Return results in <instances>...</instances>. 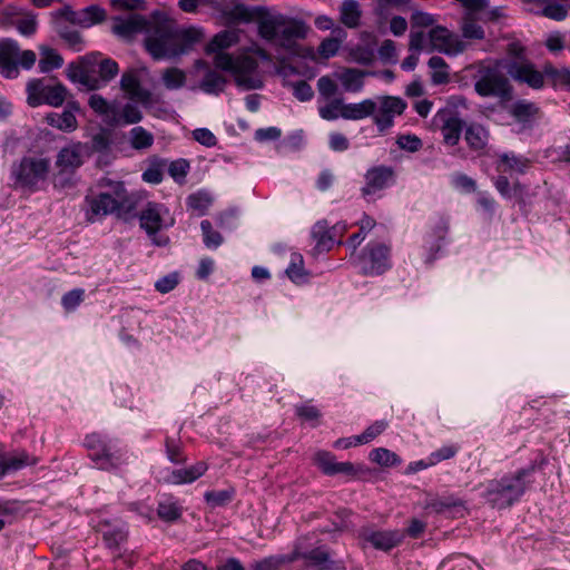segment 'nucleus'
Returning a JSON list of instances; mask_svg holds the SVG:
<instances>
[{
  "label": "nucleus",
  "mask_w": 570,
  "mask_h": 570,
  "mask_svg": "<svg viewBox=\"0 0 570 570\" xmlns=\"http://www.w3.org/2000/svg\"><path fill=\"white\" fill-rule=\"evenodd\" d=\"M85 202L88 206L87 218L91 223L98 217L107 216L120 208V202L108 193L87 196Z\"/></svg>",
  "instance_id": "20"
},
{
  "label": "nucleus",
  "mask_w": 570,
  "mask_h": 570,
  "mask_svg": "<svg viewBox=\"0 0 570 570\" xmlns=\"http://www.w3.org/2000/svg\"><path fill=\"white\" fill-rule=\"evenodd\" d=\"M449 232V218L439 216L433 226L431 234L428 235L426 243L430 244V249L438 252L441 247L440 242L443 240Z\"/></svg>",
  "instance_id": "42"
},
{
  "label": "nucleus",
  "mask_w": 570,
  "mask_h": 570,
  "mask_svg": "<svg viewBox=\"0 0 570 570\" xmlns=\"http://www.w3.org/2000/svg\"><path fill=\"white\" fill-rule=\"evenodd\" d=\"M503 70L518 83H524L531 89L540 90L546 85L544 68L539 70L529 59L505 60Z\"/></svg>",
  "instance_id": "13"
},
{
  "label": "nucleus",
  "mask_w": 570,
  "mask_h": 570,
  "mask_svg": "<svg viewBox=\"0 0 570 570\" xmlns=\"http://www.w3.org/2000/svg\"><path fill=\"white\" fill-rule=\"evenodd\" d=\"M85 150L86 146L81 142H72L61 148L57 155V167L61 171H73L82 165Z\"/></svg>",
  "instance_id": "23"
},
{
  "label": "nucleus",
  "mask_w": 570,
  "mask_h": 570,
  "mask_svg": "<svg viewBox=\"0 0 570 570\" xmlns=\"http://www.w3.org/2000/svg\"><path fill=\"white\" fill-rule=\"evenodd\" d=\"M39 51L40 60L38 66L41 72L47 73L62 67L63 58L56 49L48 46H41Z\"/></svg>",
  "instance_id": "39"
},
{
  "label": "nucleus",
  "mask_w": 570,
  "mask_h": 570,
  "mask_svg": "<svg viewBox=\"0 0 570 570\" xmlns=\"http://www.w3.org/2000/svg\"><path fill=\"white\" fill-rule=\"evenodd\" d=\"M341 48V40L334 37L324 39L318 46V53L321 57L328 59L334 57Z\"/></svg>",
  "instance_id": "62"
},
{
  "label": "nucleus",
  "mask_w": 570,
  "mask_h": 570,
  "mask_svg": "<svg viewBox=\"0 0 570 570\" xmlns=\"http://www.w3.org/2000/svg\"><path fill=\"white\" fill-rule=\"evenodd\" d=\"M364 186L361 188L362 196L370 198L395 183V171L390 166H373L364 175Z\"/></svg>",
  "instance_id": "17"
},
{
  "label": "nucleus",
  "mask_w": 570,
  "mask_h": 570,
  "mask_svg": "<svg viewBox=\"0 0 570 570\" xmlns=\"http://www.w3.org/2000/svg\"><path fill=\"white\" fill-rule=\"evenodd\" d=\"M376 111L373 115V122L379 132L383 134L394 125V118L401 116L406 109V101L396 96H379L375 99Z\"/></svg>",
  "instance_id": "14"
},
{
  "label": "nucleus",
  "mask_w": 570,
  "mask_h": 570,
  "mask_svg": "<svg viewBox=\"0 0 570 570\" xmlns=\"http://www.w3.org/2000/svg\"><path fill=\"white\" fill-rule=\"evenodd\" d=\"M96 57H101V53L92 52L82 57L78 63H69L66 70L68 79L85 86L89 90H97L98 83L94 70Z\"/></svg>",
  "instance_id": "19"
},
{
  "label": "nucleus",
  "mask_w": 570,
  "mask_h": 570,
  "mask_svg": "<svg viewBox=\"0 0 570 570\" xmlns=\"http://www.w3.org/2000/svg\"><path fill=\"white\" fill-rule=\"evenodd\" d=\"M529 167V159L513 153H505L499 156L498 170L503 173L523 174Z\"/></svg>",
  "instance_id": "35"
},
{
  "label": "nucleus",
  "mask_w": 570,
  "mask_h": 570,
  "mask_svg": "<svg viewBox=\"0 0 570 570\" xmlns=\"http://www.w3.org/2000/svg\"><path fill=\"white\" fill-rule=\"evenodd\" d=\"M212 197L208 193L199 190L187 197V207L194 212H197L199 216H203L212 205Z\"/></svg>",
  "instance_id": "49"
},
{
  "label": "nucleus",
  "mask_w": 570,
  "mask_h": 570,
  "mask_svg": "<svg viewBox=\"0 0 570 570\" xmlns=\"http://www.w3.org/2000/svg\"><path fill=\"white\" fill-rule=\"evenodd\" d=\"M184 508L179 500L174 495H163L157 505V515L160 520L167 523H173L179 520L183 515Z\"/></svg>",
  "instance_id": "28"
},
{
  "label": "nucleus",
  "mask_w": 570,
  "mask_h": 570,
  "mask_svg": "<svg viewBox=\"0 0 570 570\" xmlns=\"http://www.w3.org/2000/svg\"><path fill=\"white\" fill-rule=\"evenodd\" d=\"M534 471V465L520 469L515 473L490 480L485 484L483 498L493 507L504 509L517 502L525 492L528 478Z\"/></svg>",
  "instance_id": "5"
},
{
  "label": "nucleus",
  "mask_w": 570,
  "mask_h": 570,
  "mask_svg": "<svg viewBox=\"0 0 570 570\" xmlns=\"http://www.w3.org/2000/svg\"><path fill=\"white\" fill-rule=\"evenodd\" d=\"M46 121L50 126L67 132L73 131L78 127L77 118L71 110H63L61 114L50 112L47 115Z\"/></svg>",
  "instance_id": "38"
},
{
  "label": "nucleus",
  "mask_w": 570,
  "mask_h": 570,
  "mask_svg": "<svg viewBox=\"0 0 570 570\" xmlns=\"http://www.w3.org/2000/svg\"><path fill=\"white\" fill-rule=\"evenodd\" d=\"M120 88L132 101L140 102L145 106L149 105L151 101V92L141 87L140 79L136 70H128L122 73Z\"/></svg>",
  "instance_id": "21"
},
{
  "label": "nucleus",
  "mask_w": 570,
  "mask_h": 570,
  "mask_svg": "<svg viewBox=\"0 0 570 570\" xmlns=\"http://www.w3.org/2000/svg\"><path fill=\"white\" fill-rule=\"evenodd\" d=\"M139 226L149 237L153 245L166 247L170 239L161 234L163 229L170 228L175 224V218L170 215L167 206L156 202H148L138 215Z\"/></svg>",
  "instance_id": "6"
},
{
  "label": "nucleus",
  "mask_w": 570,
  "mask_h": 570,
  "mask_svg": "<svg viewBox=\"0 0 570 570\" xmlns=\"http://www.w3.org/2000/svg\"><path fill=\"white\" fill-rule=\"evenodd\" d=\"M99 57H96V63L94 65L95 72L98 73L96 76V81L98 83L97 89H100L107 86L119 72V66L117 61L111 58H104L98 60Z\"/></svg>",
  "instance_id": "31"
},
{
  "label": "nucleus",
  "mask_w": 570,
  "mask_h": 570,
  "mask_svg": "<svg viewBox=\"0 0 570 570\" xmlns=\"http://www.w3.org/2000/svg\"><path fill=\"white\" fill-rule=\"evenodd\" d=\"M505 59H495L492 63L480 62L473 76L474 90L483 98H497L509 101L513 97V87L502 69Z\"/></svg>",
  "instance_id": "4"
},
{
  "label": "nucleus",
  "mask_w": 570,
  "mask_h": 570,
  "mask_svg": "<svg viewBox=\"0 0 570 570\" xmlns=\"http://www.w3.org/2000/svg\"><path fill=\"white\" fill-rule=\"evenodd\" d=\"M361 10L357 1L345 0L341 7V21L348 28L358 26Z\"/></svg>",
  "instance_id": "45"
},
{
  "label": "nucleus",
  "mask_w": 570,
  "mask_h": 570,
  "mask_svg": "<svg viewBox=\"0 0 570 570\" xmlns=\"http://www.w3.org/2000/svg\"><path fill=\"white\" fill-rule=\"evenodd\" d=\"M305 539L299 538L295 544L294 550L289 554L292 562L304 559L308 566L317 570H345L342 561L333 560L330 550L325 546L316 547L307 550L304 544Z\"/></svg>",
  "instance_id": "12"
},
{
  "label": "nucleus",
  "mask_w": 570,
  "mask_h": 570,
  "mask_svg": "<svg viewBox=\"0 0 570 570\" xmlns=\"http://www.w3.org/2000/svg\"><path fill=\"white\" fill-rule=\"evenodd\" d=\"M222 13L228 22L247 21L250 16L247 7L242 3H234L230 8H225Z\"/></svg>",
  "instance_id": "60"
},
{
  "label": "nucleus",
  "mask_w": 570,
  "mask_h": 570,
  "mask_svg": "<svg viewBox=\"0 0 570 570\" xmlns=\"http://www.w3.org/2000/svg\"><path fill=\"white\" fill-rule=\"evenodd\" d=\"M196 68L205 70L204 77L198 83V88L203 92L218 96L225 90L227 85V79L225 76L219 73L217 70L209 68L207 63L202 60L196 62Z\"/></svg>",
  "instance_id": "22"
},
{
  "label": "nucleus",
  "mask_w": 570,
  "mask_h": 570,
  "mask_svg": "<svg viewBox=\"0 0 570 570\" xmlns=\"http://www.w3.org/2000/svg\"><path fill=\"white\" fill-rule=\"evenodd\" d=\"M258 35L264 40L285 50L294 49L304 39L308 26L302 20L281 12H268L258 20Z\"/></svg>",
  "instance_id": "2"
},
{
  "label": "nucleus",
  "mask_w": 570,
  "mask_h": 570,
  "mask_svg": "<svg viewBox=\"0 0 570 570\" xmlns=\"http://www.w3.org/2000/svg\"><path fill=\"white\" fill-rule=\"evenodd\" d=\"M360 230L358 233L353 234L348 238V245L352 246L354 249L365 239L368 232H371L375 225L376 222L374 218L363 215L362 219L360 220Z\"/></svg>",
  "instance_id": "57"
},
{
  "label": "nucleus",
  "mask_w": 570,
  "mask_h": 570,
  "mask_svg": "<svg viewBox=\"0 0 570 570\" xmlns=\"http://www.w3.org/2000/svg\"><path fill=\"white\" fill-rule=\"evenodd\" d=\"M165 448L167 458L171 463L183 464L187 461V455L184 453L183 445L179 440L166 438Z\"/></svg>",
  "instance_id": "56"
},
{
  "label": "nucleus",
  "mask_w": 570,
  "mask_h": 570,
  "mask_svg": "<svg viewBox=\"0 0 570 570\" xmlns=\"http://www.w3.org/2000/svg\"><path fill=\"white\" fill-rule=\"evenodd\" d=\"M428 65L432 69L431 80L434 85H442L449 81V65L442 57H431Z\"/></svg>",
  "instance_id": "46"
},
{
  "label": "nucleus",
  "mask_w": 570,
  "mask_h": 570,
  "mask_svg": "<svg viewBox=\"0 0 570 570\" xmlns=\"http://www.w3.org/2000/svg\"><path fill=\"white\" fill-rule=\"evenodd\" d=\"M314 463L327 475L334 474H354L355 469L351 462H336L335 456L326 451H318L315 453Z\"/></svg>",
  "instance_id": "24"
},
{
  "label": "nucleus",
  "mask_w": 570,
  "mask_h": 570,
  "mask_svg": "<svg viewBox=\"0 0 570 570\" xmlns=\"http://www.w3.org/2000/svg\"><path fill=\"white\" fill-rule=\"evenodd\" d=\"M239 41V35L235 30H225L217 33L206 47L207 53L225 52V49L230 48Z\"/></svg>",
  "instance_id": "32"
},
{
  "label": "nucleus",
  "mask_w": 570,
  "mask_h": 570,
  "mask_svg": "<svg viewBox=\"0 0 570 570\" xmlns=\"http://www.w3.org/2000/svg\"><path fill=\"white\" fill-rule=\"evenodd\" d=\"M167 21L170 23V38L168 39V49L174 51L175 53H170L168 56H164L165 58H174L178 57L188 50H190L194 45L199 42L203 39V31L196 27H189L185 29L177 30L175 27V21L167 16Z\"/></svg>",
  "instance_id": "16"
},
{
  "label": "nucleus",
  "mask_w": 570,
  "mask_h": 570,
  "mask_svg": "<svg viewBox=\"0 0 570 570\" xmlns=\"http://www.w3.org/2000/svg\"><path fill=\"white\" fill-rule=\"evenodd\" d=\"M286 275L294 283H302L306 276L303 256L298 253L291 255V262L285 271Z\"/></svg>",
  "instance_id": "51"
},
{
  "label": "nucleus",
  "mask_w": 570,
  "mask_h": 570,
  "mask_svg": "<svg viewBox=\"0 0 570 570\" xmlns=\"http://www.w3.org/2000/svg\"><path fill=\"white\" fill-rule=\"evenodd\" d=\"M509 112L517 121L528 122L537 116L539 108L534 102L518 100L510 107Z\"/></svg>",
  "instance_id": "41"
},
{
  "label": "nucleus",
  "mask_w": 570,
  "mask_h": 570,
  "mask_svg": "<svg viewBox=\"0 0 570 570\" xmlns=\"http://www.w3.org/2000/svg\"><path fill=\"white\" fill-rule=\"evenodd\" d=\"M85 445L89 456L100 470H115L126 463L125 451L116 440L100 433H91L86 436Z\"/></svg>",
  "instance_id": "7"
},
{
  "label": "nucleus",
  "mask_w": 570,
  "mask_h": 570,
  "mask_svg": "<svg viewBox=\"0 0 570 570\" xmlns=\"http://www.w3.org/2000/svg\"><path fill=\"white\" fill-rule=\"evenodd\" d=\"M370 460L381 466H395L401 463L400 456L385 448H376L371 451Z\"/></svg>",
  "instance_id": "50"
},
{
  "label": "nucleus",
  "mask_w": 570,
  "mask_h": 570,
  "mask_svg": "<svg viewBox=\"0 0 570 570\" xmlns=\"http://www.w3.org/2000/svg\"><path fill=\"white\" fill-rule=\"evenodd\" d=\"M50 167L49 158L26 156L12 164L11 178L16 187L36 191L47 180Z\"/></svg>",
  "instance_id": "8"
},
{
  "label": "nucleus",
  "mask_w": 570,
  "mask_h": 570,
  "mask_svg": "<svg viewBox=\"0 0 570 570\" xmlns=\"http://www.w3.org/2000/svg\"><path fill=\"white\" fill-rule=\"evenodd\" d=\"M542 14L556 21H562L568 16L567 8L558 2H549L543 9Z\"/></svg>",
  "instance_id": "63"
},
{
  "label": "nucleus",
  "mask_w": 570,
  "mask_h": 570,
  "mask_svg": "<svg viewBox=\"0 0 570 570\" xmlns=\"http://www.w3.org/2000/svg\"><path fill=\"white\" fill-rule=\"evenodd\" d=\"M345 102L342 98H335L325 106L318 108L320 116L325 120H336L343 118Z\"/></svg>",
  "instance_id": "55"
},
{
  "label": "nucleus",
  "mask_w": 570,
  "mask_h": 570,
  "mask_svg": "<svg viewBox=\"0 0 570 570\" xmlns=\"http://www.w3.org/2000/svg\"><path fill=\"white\" fill-rule=\"evenodd\" d=\"M367 72L357 68H343L333 73L346 92L357 94L364 88V79Z\"/></svg>",
  "instance_id": "25"
},
{
  "label": "nucleus",
  "mask_w": 570,
  "mask_h": 570,
  "mask_svg": "<svg viewBox=\"0 0 570 570\" xmlns=\"http://www.w3.org/2000/svg\"><path fill=\"white\" fill-rule=\"evenodd\" d=\"M163 81L169 90L179 89L186 82V75L178 68H168L163 72Z\"/></svg>",
  "instance_id": "58"
},
{
  "label": "nucleus",
  "mask_w": 570,
  "mask_h": 570,
  "mask_svg": "<svg viewBox=\"0 0 570 570\" xmlns=\"http://www.w3.org/2000/svg\"><path fill=\"white\" fill-rule=\"evenodd\" d=\"M377 104L374 99L367 98L360 102L345 104L343 119L362 120L372 117L376 111Z\"/></svg>",
  "instance_id": "29"
},
{
  "label": "nucleus",
  "mask_w": 570,
  "mask_h": 570,
  "mask_svg": "<svg viewBox=\"0 0 570 570\" xmlns=\"http://www.w3.org/2000/svg\"><path fill=\"white\" fill-rule=\"evenodd\" d=\"M200 229L203 233V240L206 247L216 249L223 243V236L220 233L214 230L212 223L207 219L200 223Z\"/></svg>",
  "instance_id": "59"
},
{
  "label": "nucleus",
  "mask_w": 570,
  "mask_h": 570,
  "mask_svg": "<svg viewBox=\"0 0 570 570\" xmlns=\"http://www.w3.org/2000/svg\"><path fill=\"white\" fill-rule=\"evenodd\" d=\"M460 30L464 39L483 40L485 38V31L473 12H466L462 17Z\"/></svg>",
  "instance_id": "34"
},
{
  "label": "nucleus",
  "mask_w": 570,
  "mask_h": 570,
  "mask_svg": "<svg viewBox=\"0 0 570 570\" xmlns=\"http://www.w3.org/2000/svg\"><path fill=\"white\" fill-rule=\"evenodd\" d=\"M38 459L28 454L24 451L18 452L12 456L7 458L2 464V473L10 471H18L29 465H35Z\"/></svg>",
  "instance_id": "44"
},
{
  "label": "nucleus",
  "mask_w": 570,
  "mask_h": 570,
  "mask_svg": "<svg viewBox=\"0 0 570 570\" xmlns=\"http://www.w3.org/2000/svg\"><path fill=\"white\" fill-rule=\"evenodd\" d=\"M235 495L234 489H225L218 491H207L204 494V499L212 508L224 507L228 504Z\"/></svg>",
  "instance_id": "52"
},
{
  "label": "nucleus",
  "mask_w": 570,
  "mask_h": 570,
  "mask_svg": "<svg viewBox=\"0 0 570 570\" xmlns=\"http://www.w3.org/2000/svg\"><path fill=\"white\" fill-rule=\"evenodd\" d=\"M106 19V11L99 6H89L78 11L76 24L82 28H90Z\"/></svg>",
  "instance_id": "40"
},
{
  "label": "nucleus",
  "mask_w": 570,
  "mask_h": 570,
  "mask_svg": "<svg viewBox=\"0 0 570 570\" xmlns=\"http://www.w3.org/2000/svg\"><path fill=\"white\" fill-rule=\"evenodd\" d=\"M89 107L97 114L107 125H111V117L114 116L117 101H108L99 94H92L88 99Z\"/></svg>",
  "instance_id": "33"
},
{
  "label": "nucleus",
  "mask_w": 570,
  "mask_h": 570,
  "mask_svg": "<svg viewBox=\"0 0 570 570\" xmlns=\"http://www.w3.org/2000/svg\"><path fill=\"white\" fill-rule=\"evenodd\" d=\"M358 538L364 544H370L376 550L389 552L404 541L405 533L399 529L376 530L371 527H364L360 529Z\"/></svg>",
  "instance_id": "15"
},
{
  "label": "nucleus",
  "mask_w": 570,
  "mask_h": 570,
  "mask_svg": "<svg viewBox=\"0 0 570 570\" xmlns=\"http://www.w3.org/2000/svg\"><path fill=\"white\" fill-rule=\"evenodd\" d=\"M334 227H330L326 220H318L314 224L311 230V236L315 243L313 253L320 254L324 252H328L335 244Z\"/></svg>",
  "instance_id": "26"
},
{
  "label": "nucleus",
  "mask_w": 570,
  "mask_h": 570,
  "mask_svg": "<svg viewBox=\"0 0 570 570\" xmlns=\"http://www.w3.org/2000/svg\"><path fill=\"white\" fill-rule=\"evenodd\" d=\"M111 30L116 36L126 40L138 33H145L146 50L156 60L175 53L168 49V39L171 31L165 12L155 11L148 18L138 13H130L128 17H116Z\"/></svg>",
  "instance_id": "1"
},
{
  "label": "nucleus",
  "mask_w": 570,
  "mask_h": 570,
  "mask_svg": "<svg viewBox=\"0 0 570 570\" xmlns=\"http://www.w3.org/2000/svg\"><path fill=\"white\" fill-rule=\"evenodd\" d=\"M213 63L216 69L232 73L236 86L244 90L261 89L264 86L263 79L257 71L258 62L249 56L247 49L237 56L228 52H218L214 56Z\"/></svg>",
  "instance_id": "3"
},
{
  "label": "nucleus",
  "mask_w": 570,
  "mask_h": 570,
  "mask_svg": "<svg viewBox=\"0 0 570 570\" xmlns=\"http://www.w3.org/2000/svg\"><path fill=\"white\" fill-rule=\"evenodd\" d=\"M389 423L385 420L375 421L373 424L367 426L363 433L355 435V445L366 444L373 441L376 436L383 433Z\"/></svg>",
  "instance_id": "54"
},
{
  "label": "nucleus",
  "mask_w": 570,
  "mask_h": 570,
  "mask_svg": "<svg viewBox=\"0 0 570 570\" xmlns=\"http://www.w3.org/2000/svg\"><path fill=\"white\" fill-rule=\"evenodd\" d=\"M83 298L85 289L75 288L62 295L61 305L67 312H72L83 302Z\"/></svg>",
  "instance_id": "61"
},
{
  "label": "nucleus",
  "mask_w": 570,
  "mask_h": 570,
  "mask_svg": "<svg viewBox=\"0 0 570 570\" xmlns=\"http://www.w3.org/2000/svg\"><path fill=\"white\" fill-rule=\"evenodd\" d=\"M144 115L136 102H127L121 108L116 105L114 116L111 117L112 127L135 125L142 120Z\"/></svg>",
  "instance_id": "27"
},
{
  "label": "nucleus",
  "mask_w": 570,
  "mask_h": 570,
  "mask_svg": "<svg viewBox=\"0 0 570 570\" xmlns=\"http://www.w3.org/2000/svg\"><path fill=\"white\" fill-rule=\"evenodd\" d=\"M546 78L550 79L552 86H563L570 90V68H556L552 63L544 65Z\"/></svg>",
  "instance_id": "48"
},
{
  "label": "nucleus",
  "mask_w": 570,
  "mask_h": 570,
  "mask_svg": "<svg viewBox=\"0 0 570 570\" xmlns=\"http://www.w3.org/2000/svg\"><path fill=\"white\" fill-rule=\"evenodd\" d=\"M357 265L363 275H382L392 266L391 248L382 243H368L357 257Z\"/></svg>",
  "instance_id": "11"
},
{
  "label": "nucleus",
  "mask_w": 570,
  "mask_h": 570,
  "mask_svg": "<svg viewBox=\"0 0 570 570\" xmlns=\"http://www.w3.org/2000/svg\"><path fill=\"white\" fill-rule=\"evenodd\" d=\"M27 102L30 107L48 105L58 108L63 105L69 94L67 87L59 82H49L43 78H35L28 81Z\"/></svg>",
  "instance_id": "10"
},
{
  "label": "nucleus",
  "mask_w": 570,
  "mask_h": 570,
  "mask_svg": "<svg viewBox=\"0 0 570 570\" xmlns=\"http://www.w3.org/2000/svg\"><path fill=\"white\" fill-rule=\"evenodd\" d=\"M154 135L141 126H136L129 131V144L135 150H145L153 146Z\"/></svg>",
  "instance_id": "43"
},
{
  "label": "nucleus",
  "mask_w": 570,
  "mask_h": 570,
  "mask_svg": "<svg viewBox=\"0 0 570 570\" xmlns=\"http://www.w3.org/2000/svg\"><path fill=\"white\" fill-rule=\"evenodd\" d=\"M57 32L60 38L71 48L73 51H81L83 49V39L78 30H75L68 26L57 23Z\"/></svg>",
  "instance_id": "47"
},
{
  "label": "nucleus",
  "mask_w": 570,
  "mask_h": 570,
  "mask_svg": "<svg viewBox=\"0 0 570 570\" xmlns=\"http://www.w3.org/2000/svg\"><path fill=\"white\" fill-rule=\"evenodd\" d=\"M189 170V164L185 159H177L170 163L168 167L169 175L176 180L181 181L185 179Z\"/></svg>",
  "instance_id": "64"
},
{
  "label": "nucleus",
  "mask_w": 570,
  "mask_h": 570,
  "mask_svg": "<svg viewBox=\"0 0 570 570\" xmlns=\"http://www.w3.org/2000/svg\"><path fill=\"white\" fill-rule=\"evenodd\" d=\"M428 36L431 50H436L448 56H458L466 49V43L445 27H433Z\"/></svg>",
  "instance_id": "18"
},
{
  "label": "nucleus",
  "mask_w": 570,
  "mask_h": 570,
  "mask_svg": "<svg viewBox=\"0 0 570 570\" xmlns=\"http://www.w3.org/2000/svg\"><path fill=\"white\" fill-rule=\"evenodd\" d=\"M208 466L204 461H199L189 468L174 470L169 475L167 481L171 484H185L191 483L199 479L207 471Z\"/></svg>",
  "instance_id": "30"
},
{
  "label": "nucleus",
  "mask_w": 570,
  "mask_h": 570,
  "mask_svg": "<svg viewBox=\"0 0 570 570\" xmlns=\"http://www.w3.org/2000/svg\"><path fill=\"white\" fill-rule=\"evenodd\" d=\"M37 61L32 50H21L19 43L10 38L0 39V75L8 79L19 76V69H31Z\"/></svg>",
  "instance_id": "9"
},
{
  "label": "nucleus",
  "mask_w": 570,
  "mask_h": 570,
  "mask_svg": "<svg viewBox=\"0 0 570 570\" xmlns=\"http://www.w3.org/2000/svg\"><path fill=\"white\" fill-rule=\"evenodd\" d=\"M463 129V120L456 116L446 118L441 127V134L444 144L455 146L461 137Z\"/></svg>",
  "instance_id": "37"
},
{
  "label": "nucleus",
  "mask_w": 570,
  "mask_h": 570,
  "mask_svg": "<svg viewBox=\"0 0 570 570\" xmlns=\"http://www.w3.org/2000/svg\"><path fill=\"white\" fill-rule=\"evenodd\" d=\"M288 556H269L261 560L254 561L250 564V570H279L285 563H289Z\"/></svg>",
  "instance_id": "53"
},
{
  "label": "nucleus",
  "mask_w": 570,
  "mask_h": 570,
  "mask_svg": "<svg viewBox=\"0 0 570 570\" xmlns=\"http://www.w3.org/2000/svg\"><path fill=\"white\" fill-rule=\"evenodd\" d=\"M465 141L473 150H482L489 141V131L480 124H470L465 129Z\"/></svg>",
  "instance_id": "36"
}]
</instances>
